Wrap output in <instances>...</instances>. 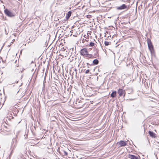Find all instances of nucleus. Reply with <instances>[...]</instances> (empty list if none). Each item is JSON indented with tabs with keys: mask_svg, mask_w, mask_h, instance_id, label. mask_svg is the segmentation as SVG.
<instances>
[{
	"mask_svg": "<svg viewBox=\"0 0 159 159\" xmlns=\"http://www.w3.org/2000/svg\"><path fill=\"white\" fill-rule=\"evenodd\" d=\"M147 42L148 48L151 53H152L154 52L153 45H152L151 40L150 39L148 38V39Z\"/></svg>",
	"mask_w": 159,
	"mask_h": 159,
	"instance_id": "obj_1",
	"label": "nucleus"
},
{
	"mask_svg": "<svg viewBox=\"0 0 159 159\" xmlns=\"http://www.w3.org/2000/svg\"><path fill=\"white\" fill-rule=\"evenodd\" d=\"M5 14L7 16L12 17L15 16V14L14 13L10 11L8 9H5L4 11Z\"/></svg>",
	"mask_w": 159,
	"mask_h": 159,
	"instance_id": "obj_2",
	"label": "nucleus"
},
{
	"mask_svg": "<svg viewBox=\"0 0 159 159\" xmlns=\"http://www.w3.org/2000/svg\"><path fill=\"white\" fill-rule=\"evenodd\" d=\"M118 93L120 97H124L125 95V90L122 89H119L118 90Z\"/></svg>",
	"mask_w": 159,
	"mask_h": 159,
	"instance_id": "obj_3",
	"label": "nucleus"
},
{
	"mask_svg": "<svg viewBox=\"0 0 159 159\" xmlns=\"http://www.w3.org/2000/svg\"><path fill=\"white\" fill-rule=\"evenodd\" d=\"M88 53L87 49L84 48L81 50L80 51V53L82 56L85 57V56Z\"/></svg>",
	"mask_w": 159,
	"mask_h": 159,
	"instance_id": "obj_4",
	"label": "nucleus"
},
{
	"mask_svg": "<svg viewBox=\"0 0 159 159\" xmlns=\"http://www.w3.org/2000/svg\"><path fill=\"white\" fill-rule=\"evenodd\" d=\"M116 9L118 10H122L125 9H128V8L127 6L125 4H123L120 6L117 7Z\"/></svg>",
	"mask_w": 159,
	"mask_h": 159,
	"instance_id": "obj_5",
	"label": "nucleus"
},
{
	"mask_svg": "<svg viewBox=\"0 0 159 159\" xmlns=\"http://www.w3.org/2000/svg\"><path fill=\"white\" fill-rule=\"evenodd\" d=\"M117 144H119L120 145L119 147H123L126 146L127 145V143L125 141L121 140L120 141L117 143Z\"/></svg>",
	"mask_w": 159,
	"mask_h": 159,
	"instance_id": "obj_6",
	"label": "nucleus"
},
{
	"mask_svg": "<svg viewBox=\"0 0 159 159\" xmlns=\"http://www.w3.org/2000/svg\"><path fill=\"white\" fill-rule=\"evenodd\" d=\"M128 157L131 159H140V157L139 156H136L135 155L129 154Z\"/></svg>",
	"mask_w": 159,
	"mask_h": 159,
	"instance_id": "obj_7",
	"label": "nucleus"
},
{
	"mask_svg": "<svg viewBox=\"0 0 159 159\" xmlns=\"http://www.w3.org/2000/svg\"><path fill=\"white\" fill-rule=\"evenodd\" d=\"M148 134L152 138H155L157 137L156 134L152 131H149Z\"/></svg>",
	"mask_w": 159,
	"mask_h": 159,
	"instance_id": "obj_8",
	"label": "nucleus"
},
{
	"mask_svg": "<svg viewBox=\"0 0 159 159\" xmlns=\"http://www.w3.org/2000/svg\"><path fill=\"white\" fill-rule=\"evenodd\" d=\"M93 57V56L92 54H89V53L87 54L84 57L86 59H89L92 58Z\"/></svg>",
	"mask_w": 159,
	"mask_h": 159,
	"instance_id": "obj_9",
	"label": "nucleus"
},
{
	"mask_svg": "<svg viewBox=\"0 0 159 159\" xmlns=\"http://www.w3.org/2000/svg\"><path fill=\"white\" fill-rule=\"evenodd\" d=\"M116 95V92L115 91H113L111 94V96L112 98L115 97Z\"/></svg>",
	"mask_w": 159,
	"mask_h": 159,
	"instance_id": "obj_10",
	"label": "nucleus"
},
{
	"mask_svg": "<svg viewBox=\"0 0 159 159\" xmlns=\"http://www.w3.org/2000/svg\"><path fill=\"white\" fill-rule=\"evenodd\" d=\"M99 61L97 59H94L93 61V64L94 65H97L98 64Z\"/></svg>",
	"mask_w": 159,
	"mask_h": 159,
	"instance_id": "obj_11",
	"label": "nucleus"
},
{
	"mask_svg": "<svg viewBox=\"0 0 159 159\" xmlns=\"http://www.w3.org/2000/svg\"><path fill=\"white\" fill-rule=\"evenodd\" d=\"M71 11H69L67 14V16H66V19H69L70 16H71Z\"/></svg>",
	"mask_w": 159,
	"mask_h": 159,
	"instance_id": "obj_12",
	"label": "nucleus"
},
{
	"mask_svg": "<svg viewBox=\"0 0 159 159\" xmlns=\"http://www.w3.org/2000/svg\"><path fill=\"white\" fill-rule=\"evenodd\" d=\"M139 113H142V114H143L142 111L139 110H136L135 111H134L135 114Z\"/></svg>",
	"mask_w": 159,
	"mask_h": 159,
	"instance_id": "obj_13",
	"label": "nucleus"
},
{
	"mask_svg": "<svg viewBox=\"0 0 159 159\" xmlns=\"http://www.w3.org/2000/svg\"><path fill=\"white\" fill-rule=\"evenodd\" d=\"M95 45V44L93 42H90L89 44V46L90 47H93Z\"/></svg>",
	"mask_w": 159,
	"mask_h": 159,
	"instance_id": "obj_14",
	"label": "nucleus"
},
{
	"mask_svg": "<svg viewBox=\"0 0 159 159\" xmlns=\"http://www.w3.org/2000/svg\"><path fill=\"white\" fill-rule=\"evenodd\" d=\"M104 44L105 46H108L109 45V42L106 41L104 42Z\"/></svg>",
	"mask_w": 159,
	"mask_h": 159,
	"instance_id": "obj_15",
	"label": "nucleus"
},
{
	"mask_svg": "<svg viewBox=\"0 0 159 159\" xmlns=\"http://www.w3.org/2000/svg\"><path fill=\"white\" fill-rule=\"evenodd\" d=\"M89 70H87L85 72V73L86 74H88V73H89Z\"/></svg>",
	"mask_w": 159,
	"mask_h": 159,
	"instance_id": "obj_16",
	"label": "nucleus"
},
{
	"mask_svg": "<svg viewBox=\"0 0 159 159\" xmlns=\"http://www.w3.org/2000/svg\"><path fill=\"white\" fill-rule=\"evenodd\" d=\"M64 155H67V153L65 151H64Z\"/></svg>",
	"mask_w": 159,
	"mask_h": 159,
	"instance_id": "obj_17",
	"label": "nucleus"
},
{
	"mask_svg": "<svg viewBox=\"0 0 159 159\" xmlns=\"http://www.w3.org/2000/svg\"><path fill=\"white\" fill-rule=\"evenodd\" d=\"M82 41H83V42H84L85 41L84 40V39H83L82 40Z\"/></svg>",
	"mask_w": 159,
	"mask_h": 159,
	"instance_id": "obj_18",
	"label": "nucleus"
},
{
	"mask_svg": "<svg viewBox=\"0 0 159 159\" xmlns=\"http://www.w3.org/2000/svg\"><path fill=\"white\" fill-rule=\"evenodd\" d=\"M84 40L85 41H88V40H86V39H84Z\"/></svg>",
	"mask_w": 159,
	"mask_h": 159,
	"instance_id": "obj_19",
	"label": "nucleus"
},
{
	"mask_svg": "<svg viewBox=\"0 0 159 159\" xmlns=\"http://www.w3.org/2000/svg\"><path fill=\"white\" fill-rule=\"evenodd\" d=\"M61 51H62L63 52L64 51H63V50H61Z\"/></svg>",
	"mask_w": 159,
	"mask_h": 159,
	"instance_id": "obj_20",
	"label": "nucleus"
},
{
	"mask_svg": "<svg viewBox=\"0 0 159 159\" xmlns=\"http://www.w3.org/2000/svg\"><path fill=\"white\" fill-rule=\"evenodd\" d=\"M97 80H98V77H97Z\"/></svg>",
	"mask_w": 159,
	"mask_h": 159,
	"instance_id": "obj_21",
	"label": "nucleus"
},
{
	"mask_svg": "<svg viewBox=\"0 0 159 159\" xmlns=\"http://www.w3.org/2000/svg\"><path fill=\"white\" fill-rule=\"evenodd\" d=\"M85 35L84 36V37H85Z\"/></svg>",
	"mask_w": 159,
	"mask_h": 159,
	"instance_id": "obj_22",
	"label": "nucleus"
},
{
	"mask_svg": "<svg viewBox=\"0 0 159 159\" xmlns=\"http://www.w3.org/2000/svg\"><path fill=\"white\" fill-rule=\"evenodd\" d=\"M44 87V85H43V87Z\"/></svg>",
	"mask_w": 159,
	"mask_h": 159,
	"instance_id": "obj_23",
	"label": "nucleus"
}]
</instances>
